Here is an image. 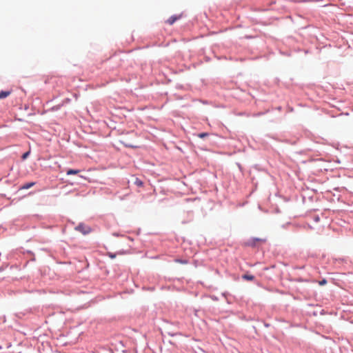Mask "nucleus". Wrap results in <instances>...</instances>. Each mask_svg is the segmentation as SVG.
<instances>
[{
	"instance_id": "9b49d317",
	"label": "nucleus",
	"mask_w": 353,
	"mask_h": 353,
	"mask_svg": "<svg viewBox=\"0 0 353 353\" xmlns=\"http://www.w3.org/2000/svg\"><path fill=\"white\" fill-rule=\"evenodd\" d=\"M206 135H207V134H206V133H202V134H200V138H203V137H205Z\"/></svg>"
},
{
	"instance_id": "423d86ee",
	"label": "nucleus",
	"mask_w": 353,
	"mask_h": 353,
	"mask_svg": "<svg viewBox=\"0 0 353 353\" xmlns=\"http://www.w3.org/2000/svg\"><path fill=\"white\" fill-rule=\"evenodd\" d=\"M242 277L243 279H245L248 281H252L254 279V276L253 275H250V274H244V275H243Z\"/></svg>"
},
{
	"instance_id": "39448f33",
	"label": "nucleus",
	"mask_w": 353,
	"mask_h": 353,
	"mask_svg": "<svg viewBox=\"0 0 353 353\" xmlns=\"http://www.w3.org/2000/svg\"><path fill=\"white\" fill-rule=\"evenodd\" d=\"M34 185V182H31V183H26L24 184L23 186H22V189H29L31 187H32L33 185Z\"/></svg>"
},
{
	"instance_id": "0eeeda50",
	"label": "nucleus",
	"mask_w": 353,
	"mask_h": 353,
	"mask_svg": "<svg viewBox=\"0 0 353 353\" xmlns=\"http://www.w3.org/2000/svg\"><path fill=\"white\" fill-rule=\"evenodd\" d=\"M134 183L137 186H139V187L143 185V182L141 180H139V179H136V181H135Z\"/></svg>"
},
{
	"instance_id": "1a4fd4ad",
	"label": "nucleus",
	"mask_w": 353,
	"mask_h": 353,
	"mask_svg": "<svg viewBox=\"0 0 353 353\" xmlns=\"http://www.w3.org/2000/svg\"><path fill=\"white\" fill-rule=\"evenodd\" d=\"M29 154H30V152H25L23 155H22V159L24 160L26 159L28 156H29Z\"/></svg>"
},
{
	"instance_id": "f257e3e1",
	"label": "nucleus",
	"mask_w": 353,
	"mask_h": 353,
	"mask_svg": "<svg viewBox=\"0 0 353 353\" xmlns=\"http://www.w3.org/2000/svg\"><path fill=\"white\" fill-rule=\"evenodd\" d=\"M76 229L80 232H81L83 234H88L90 232V228L88 227H85L83 225H78Z\"/></svg>"
},
{
	"instance_id": "f8f14e48",
	"label": "nucleus",
	"mask_w": 353,
	"mask_h": 353,
	"mask_svg": "<svg viewBox=\"0 0 353 353\" xmlns=\"http://www.w3.org/2000/svg\"><path fill=\"white\" fill-rule=\"evenodd\" d=\"M126 146L130 147V148H135L136 147V146L132 145H126Z\"/></svg>"
},
{
	"instance_id": "7ed1b4c3",
	"label": "nucleus",
	"mask_w": 353,
	"mask_h": 353,
	"mask_svg": "<svg viewBox=\"0 0 353 353\" xmlns=\"http://www.w3.org/2000/svg\"><path fill=\"white\" fill-rule=\"evenodd\" d=\"M11 94V91L6 90V91H1L0 92V99H3L8 97Z\"/></svg>"
},
{
	"instance_id": "20e7f679",
	"label": "nucleus",
	"mask_w": 353,
	"mask_h": 353,
	"mask_svg": "<svg viewBox=\"0 0 353 353\" xmlns=\"http://www.w3.org/2000/svg\"><path fill=\"white\" fill-rule=\"evenodd\" d=\"M80 172V170H73V169H69L68 171H67V174L68 175H72V174H77L78 173Z\"/></svg>"
},
{
	"instance_id": "f03ea898",
	"label": "nucleus",
	"mask_w": 353,
	"mask_h": 353,
	"mask_svg": "<svg viewBox=\"0 0 353 353\" xmlns=\"http://www.w3.org/2000/svg\"><path fill=\"white\" fill-rule=\"evenodd\" d=\"M180 18H181V15H179V16L173 15V16L170 17L166 21V23H168L169 25H172L176 21H177Z\"/></svg>"
},
{
	"instance_id": "9d476101",
	"label": "nucleus",
	"mask_w": 353,
	"mask_h": 353,
	"mask_svg": "<svg viewBox=\"0 0 353 353\" xmlns=\"http://www.w3.org/2000/svg\"><path fill=\"white\" fill-rule=\"evenodd\" d=\"M108 255H109V256H110V258H112V259H114V258H115V256H115V254H111V253H109V254H108Z\"/></svg>"
},
{
	"instance_id": "6e6552de",
	"label": "nucleus",
	"mask_w": 353,
	"mask_h": 353,
	"mask_svg": "<svg viewBox=\"0 0 353 353\" xmlns=\"http://www.w3.org/2000/svg\"><path fill=\"white\" fill-rule=\"evenodd\" d=\"M327 283V280L323 279H322L321 281H319V284L320 285H325Z\"/></svg>"
}]
</instances>
